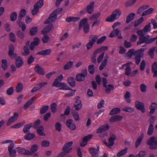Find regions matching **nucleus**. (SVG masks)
<instances>
[{
  "label": "nucleus",
  "instance_id": "f257e3e1",
  "mask_svg": "<svg viewBox=\"0 0 157 157\" xmlns=\"http://www.w3.org/2000/svg\"><path fill=\"white\" fill-rule=\"evenodd\" d=\"M145 32L143 30H140L137 31V34L139 36V41L137 43L138 45L145 43L146 44H150L151 42L155 39H150V36L148 35L144 36Z\"/></svg>",
  "mask_w": 157,
  "mask_h": 157
},
{
  "label": "nucleus",
  "instance_id": "f03ea898",
  "mask_svg": "<svg viewBox=\"0 0 157 157\" xmlns=\"http://www.w3.org/2000/svg\"><path fill=\"white\" fill-rule=\"evenodd\" d=\"M63 10V9L58 8L52 13L50 14L48 19L44 23L45 24H49L54 21L57 18V15L61 13Z\"/></svg>",
  "mask_w": 157,
  "mask_h": 157
},
{
  "label": "nucleus",
  "instance_id": "7ed1b4c3",
  "mask_svg": "<svg viewBox=\"0 0 157 157\" xmlns=\"http://www.w3.org/2000/svg\"><path fill=\"white\" fill-rule=\"evenodd\" d=\"M121 14V10L119 9H116L112 13L111 15L107 18L105 21H106L112 22L115 20L119 18Z\"/></svg>",
  "mask_w": 157,
  "mask_h": 157
},
{
  "label": "nucleus",
  "instance_id": "20e7f679",
  "mask_svg": "<svg viewBox=\"0 0 157 157\" xmlns=\"http://www.w3.org/2000/svg\"><path fill=\"white\" fill-rule=\"evenodd\" d=\"M87 19L86 18L82 19L80 22L78 29L79 30H80L83 26V30L85 33H88L89 31V25L87 23Z\"/></svg>",
  "mask_w": 157,
  "mask_h": 157
},
{
  "label": "nucleus",
  "instance_id": "39448f33",
  "mask_svg": "<svg viewBox=\"0 0 157 157\" xmlns=\"http://www.w3.org/2000/svg\"><path fill=\"white\" fill-rule=\"evenodd\" d=\"M87 74V70L86 68L82 69L81 73L77 74L76 76L75 79L77 81L81 82L83 81Z\"/></svg>",
  "mask_w": 157,
  "mask_h": 157
},
{
  "label": "nucleus",
  "instance_id": "423d86ee",
  "mask_svg": "<svg viewBox=\"0 0 157 157\" xmlns=\"http://www.w3.org/2000/svg\"><path fill=\"white\" fill-rule=\"evenodd\" d=\"M147 144L149 146V148L151 150L157 149V140L155 139V137L152 136L147 141Z\"/></svg>",
  "mask_w": 157,
  "mask_h": 157
},
{
  "label": "nucleus",
  "instance_id": "0eeeda50",
  "mask_svg": "<svg viewBox=\"0 0 157 157\" xmlns=\"http://www.w3.org/2000/svg\"><path fill=\"white\" fill-rule=\"evenodd\" d=\"M135 105L136 108L138 110H140L143 113H145V109L144 104L139 101H136Z\"/></svg>",
  "mask_w": 157,
  "mask_h": 157
},
{
  "label": "nucleus",
  "instance_id": "6e6552de",
  "mask_svg": "<svg viewBox=\"0 0 157 157\" xmlns=\"http://www.w3.org/2000/svg\"><path fill=\"white\" fill-rule=\"evenodd\" d=\"M14 145L11 144L10 146H8V151L10 157H16V151L13 148Z\"/></svg>",
  "mask_w": 157,
  "mask_h": 157
},
{
  "label": "nucleus",
  "instance_id": "1a4fd4ad",
  "mask_svg": "<svg viewBox=\"0 0 157 157\" xmlns=\"http://www.w3.org/2000/svg\"><path fill=\"white\" fill-rule=\"evenodd\" d=\"M14 48L13 44H10L9 47L8 55L12 59H15L17 57L16 54L13 53Z\"/></svg>",
  "mask_w": 157,
  "mask_h": 157
},
{
  "label": "nucleus",
  "instance_id": "9d476101",
  "mask_svg": "<svg viewBox=\"0 0 157 157\" xmlns=\"http://www.w3.org/2000/svg\"><path fill=\"white\" fill-rule=\"evenodd\" d=\"M66 124L69 129L72 130H75L76 128V126L73 123V121L71 119L67 120Z\"/></svg>",
  "mask_w": 157,
  "mask_h": 157
},
{
  "label": "nucleus",
  "instance_id": "9b49d317",
  "mask_svg": "<svg viewBox=\"0 0 157 157\" xmlns=\"http://www.w3.org/2000/svg\"><path fill=\"white\" fill-rule=\"evenodd\" d=\"M120 31L118 29H116L113 30L110 34L109 37H113L116 36H117L118 39H121L122 38V36L121 34H119Z\"/></svg>",
  "mask_w": 157,
  "mask_h": 157
},
{
  "label": "nucleus",
  "instance_id": "f8f14e48",
  "mask_svg": "<svg viewBox=\"0 0 157 157\" xmlns=\"http://www.w3.org/2000/svg\"><path fill=\"white\" fill-rule=\"evenodd\" d=\"M18 117V113L15 112L14 113L13 116L10 117L8 120L7 123V126L10 125L13 122H14L15 121H16Z\"/></svg>",
  "mask_w": 157,
  "mask_h": 157
},
{
  "label": "nucleus",
  "instance_id": "ddd939ff",
  "mask_svg": "<svg viewBox=\"0 0 157 157\" xmlns=\"http://www.w3.org/2000/svg\"><path fill=\"white\" fill-rule=\"evenodd\" d=\"M110 137L109 138V143H106L107 146L108 147L110 148L114 144V141L116 139V136L114 134L110 135Z\"/></svg>",
  "mask_w": 157,
  "mask_h": 157
},
{
  "label": "nucleus",
  "instance_id": "4468645a",
  "mask_svg": "<svg viewBox=\"0 0 157 157\" xmlns=\"http://www.w3.org/2000/svg\"><path fill=\"white\" fill-rule=\"evenodd\" d=\"M89 150L92 157H98V156L99 148L98 147L97 149L95 148L90 147Z\"/></svg>",
  "mask_w": 157,
  "mask_h": 157
},
{
  "label": "nucleus",
  "instance_id": "2eb2a0df",
  "mask_svg": "<svg viewBox=\"0 0 157 157\" xmlns=\"http://www.w3.org/2000/svg\"><path fill=\"white\" fill-rule=\"evenodd\" d=\"M38 150L37 145L34 144L32 145L31 147L30 151H29V155H32L35 153Z\"/></svg>",
  "mask_w": 157,
  "mask_h": 157
},
{
  "label": "nucleus",
  "instance_id": "dca6fc26",
  "mask_svg": "<svg viewBox=\"0 0 157 157\" xmlns=\"http://www.w3.org/2000/svg\"><path fill=\"white\" fill-rule=\"evenodd\" d=\"M110 126L108 124L101 126L97 130L96 133H99L104 132L108 130Z\"/></svg>",
  "mask_w": 157,
  "mask_h": 157
},
{
  "label": "nucleus",
  "instance_id": "f3484780",
  "mask_svg": "<svg viewBox=\"0 0 157 157\" xmlns=\"http://www.w3.org/2000/svg\"><path fill=\"white\" fill-rule=\"evenodd\" d=\"M35 70L39 75H44V71L43 68L40 66L38 64H37L35 67Z\"/></svg>",
  "mask_w": 157,
  "mask_h": 157
},
{
  "label": "nucleus",
  "instance_id": "a211bd4d",
  "mask_svg": "<svg viewBox=\"0 0 157 157\" xmlns=\"http://www.w3.org/2000/svg\"><path fill=\"white\" fill-rule=\"evenodd\" d=\"M53 28L52 24L50 25H48L46 27L44 28L41 31V33L43 34H46L48 33Z\"/></svg>",
  "mask_w": 157,
  "mask_h": 157
},
{
  "label": "nucleus",
  "instance_id": "6ab92c4d",
  "mask_svg": "<svg viewBox=\"0 0 157 157\" xmlns=\"http://www.w3.org/2000/svg\"><path fill=\"white\" fill-rule=\"evenodd\" d=\"M123 118V117L119 115H114L112 117L109 119L110 122H115L120 121Z\"/></svg>",
  "mask_w": 157,
  "mask_h": 157
},
{
  "label": "nucleus",
  "instance_id": "aec40b11",
  "mask_svg": "<svg viewBox=\"0 0 157 157\" xmlns=\"http://www.w3.org/2000/svg\"><path fill=\"white\" fill-rule=\"evenodd\" d=\"M52 52L51 49H49L44 50H42L37 53V54L46 56L50 55Z\"/></svg>",
  "mask_w": 157,
  "mask_h": 157
},
{
  "label": "nucleus",
  "instance_id": "412c9836",
  "mask_svg": "<svg viewBox=\"0 0 157 157\" xmlns=\"http://www.w3.org/2000/svg\"><path fill=\"white\" fill-rule=\"evenodd\" d=\"M23 63L22 59L21 57H18L16 59L15 65L17 68L21 67Z\"/></svg>",
  "mask_w": 157,
  "mask_h": 157
},
{
  "label": "nucleus",
  "instance_id": "4be33fe9",
  "mask_svg": "<svg viewBox=\"0 0 157 157\" xmlns=\"http://www.w3.org/2000/svg\"><path fill=\"white\" fill-rule=\"evenodd\" d=\"M157 108V104L155 102H153L151 103L149 107L150 111L149 114H151L154 113L156 109Z\"/></svg>",
  "mask_w": 157,
  "mask_h": 157
},
{
  "label": "nucleus",
  "instance_id": "5701e85b",
  "mask_svg": "<svg viewBox=\"0 0 157 157\" xmlns=\"http://www.w3.org/2000/svg\"><path fill=\"white\" fill-rule=\"evenodd\" d=\"M94 2H90V4L87 6V11L89 14L92 13L94 11Z\"/></svg>",
  "mask_w": 157,
  "mask_h": 157
},
{
  "label": "nucleus",
  "instance_id": "b1692460",
  "mask_svg": "<svg viewBox=\"0 0 157 157\" xmlns=\"http://www.w3.org/2000/svg\"><path fill=\"white\" fill-rule=\"evenodd\" d=\"M80 17H68L66 18L65 21L67 22L71 21L76 22L79 20Z\"/></svg>",
  "mask_w": 157,
  "mask_h": 157
},
{
  "label": "nucleus",
  "instance_id": "393cba45",
  "mask_svg": "<svg viewBox=\"0 0 157 157\" xmlns=\"http://www.w3.org/2000/svg\"><path fill=\"white\" fill-rule=\"evenodd\" d=\"M32 127V124L29 123L28 124L25 125L23 128V131L24 133H27L30 131V128Z\"/></svg>",
  "mask_w": 157,
  "mask_h": 157
},
{
  "label": "nucleus",
  "instance_id": "a878e982",
  "mask_svg": "<svg viewBox=\"0 0 157 157\" xmlns=\"http://www.w3.org/2000/svg\"><path fill=\"white\" fill-rule=\"evenodd\" d=\"M17 149L20 154L29 155V150L21 147H17Z\"/></svg>",
  "mask_w": 157,
  "mask_h": 157
},
{
  "label": "nucleus",
  "instance_id": "bb28decb",
  "mask_svg": "<svg viewBox=\"0 0 157 157\" xmlns=\"http://www.w3.org/2000/svg\"><path fill=\"white\" fill-rule=\"evenodd\" d=\"M58 87H61L59 88V89L61 90H71V89L69 86H67L66 84L63 82H60Z\"/></svg>",
  "mask_w": 157,
  "mask_h": 157
},
{
  "label": "nucleus",
  "instance_id": "cd10ccee",
  "mask_svg": "<svg viewBox=\"0 0 157 157\" xmlns=\"http://www.w3.org/2000/svg\"><path fill=\"white\" fill-rule=\"evenodd\" d=\"M68 82L70 85L73 87H75V78L73 77H69L67 79Z\"/></svg>",
  "mask_w": 157,
  "mask_h": 157
},
{
  "label": "nucleus",
  "instance_id": "c85d7f7f",
  "mask_svg": "<svg viewBox=\"0 0 157 157\" xmlns=\"http://www.w3.org/2000/svg\"><path fill=\"white\" fill-rule=\"evenodd\" d=\"M135 15V13H130L127 16L126 19V23L127 24L128 23L132 21L134 18Z\"/></svg>",
  "mask_w": 157,
  "mask_h": 157
},
{
  "label": "nucleus",
  "instance_id": "c756f323",
  "mask_svg": "<svg viewBox=\"0 0 157 157\" xmlns=\"http://www.w3.org/2000/svg\"><path fill=\"white\" fill-rule=\"evenodd\" d=\"M26 12V10L25 9H22L21 10L18 17V20H21L22 18L25 16Z\"/></svg>",
  "mask_w": 157,
  "mask_h": 157
},
{
  "label": "nucleus",
  "instance_id": "7c9ffc66",
  "mask_svg": "<svg viewBox=\"0 0 157 157\" xmlns=\"http://www.w3.org/2000/svg\"><path fill=\"white\" fill-rule=\"evenodd\" d=\"M21 20H18L17 22V24L19 25V27L21 28L22 31H24L26 29V26L25 24L21 21Z\"/></svg>",
  "mask_w": 157,
  "mask_h": 157
},
{
  "label": "nucleus",
  "instance_id": "2f4dec72",
  "mask_svg": "<svg viewBox=\"0 0 157 157\" xmlns=\"http://www.w3.org/2000/svg\"><path fill=\"white\" fill-rule=\"evenodd\" d=\"M108 58V56H106L105 58L104 59L102 62L101 64L99 67V69L100 70H102L105 67Z\"/></svg>",
  "mask_w": 157,
  "mask_h": 157
},
{
  "label": "nucleus",
  "instance_id": "473e14b6",
  "mask_svg": "<svg viewBox=\"0 0 157 157\" xmlns=\"http://www.w3.org/2000/svg\"><path fill=\"white\" fill-rule=\"evenodd\" d=\"M23 88V84L21 82H19L16 87L15 90L17 93H20L22 90Z\"/></svg>",
  "mask_w": 157,
  "mask_h": 157
},
{
  "label": "nucleus",
  "instance_id": "72a5a7b5",
  "mask_svg": "<svg viewBox=\"0 0 157 157\" xmlns=\"http://www.w3.org/2000/svg\"><path fill=\"white\" fill-rule=\"evenodd\" d=\"M154 9L153 8H150L149 9L144 11L142 13L141 16L143 17V16L150 14L152 13Z\"/></svg>",
  "mask_w": 157,
  "mask_h": 157
},
{
  "label": "nucleus",
  "instance_id": "f704fd0d",
  "mask_svg": "<svg viewBox=\"0 0 157 157\" xmlns=\"http://www.w3.org/2000/svg\"><path fill=\"white\" fill-rule=\"evenodd\" d=\"M126 55L130 59L131 58L133 55L136 56V53H135V50L134 49H132L128 51Z\"/></svg>",
  "mask_w": 157,
  "mask_h": 157
},
{
  "label": "nucleus",
  "instance_id": "c9c22d12",
  "mask_svg": "<svg viewBox=\"0 0 157 157\" xmlns=\"http://www.w3.org/2000/svg\"><path fill=\"white\" fill-rule=\"evenodd\" d=\"M44 128L43 126L41 125L37 128V132L39 135L41 136H44L45 134L43 132Z\"/></svg>",
  "mask_w": 157,
  "mask_h": 157
},
{
  "label": "nucleus",
  "instance_id": "e433bc0d",
  "mask_svg": "<svg viewBox=\"0 0 157 157\" xmlns=\"http://www.w3.org/2000/svg\"><path fill=\"white\" fill-rule=\"evenodd\" d=\"M121 111V109L118 108L113 109L110 111L109 114L110 115L116 114L119 113Z\"/></svg>",
  "mask_w": 157,
  "mask_h": 157
},
{
  "label": "nucleus",
  "instance_id": "4c0bfd02",
  "mask_svg": "<svg viewBox=\"0 0 157 157\" xmlns=\"http://www.w3.org/2000/svg\"><path fill=\"white\" fill-rule=\"evenodd\" d=\"M82 106V104L81 101H78V102H75L74 105V107L76 111H78L80 109Z\"/></svg>",
  "mask_w": 157,
  "mask_h": 157
},
{
  "label": "nucleus",
  "instance_id": "58836bf2",
  "mask_svg": "<svg viewBox=\"0 0 157 157\" xmlns=\"http://www.w3.org/2000/svg\"><path fill=\"white\" fill-rule=\"evenodd\" d=\"M154 130V127L153 124H149L148 131L147 132V134L149 136L151 135L153 133Z\"/></svg>",
  "mask_w": 157,
  "mask_h": 157
},
{
  "label": "nucleus",
  "instance_id": "ea45409f",
  "mask_svg": "<svg viewBox=\"0 0 157 157\" xmlns=\"http://www.w3.org/2000/svg\"><path fill=\"white\" fill-rule=\"evenodd\" d=\"M130 94L129 91H127L124 94V97L125 100L128 103H130L131 101L130 98Z\"/></svg>",
  "mask_w": 157,
  "mask_h": 157
},
{
  "label": "nucleus",
  "instance_id": "a19ab883",
  "mask_svg": "<svg viewBox=\"0 0 157 157\" xmlns=\"http://www.w3.org/2000/svg\"><path fill=\"white\" fill-rule=\"evenodd\" d=\"M98 39V36L96 35H92L89 36V41L94 44Z\"/></svg>",
  "mask_w": 157,
  "mask_h": 157
},
{
  "label": "nucleus",
  "instance_id": "79ce46f5",
  "mask_svg": "<svg viewBox=\"0 0 157 157\" xmlns=\"http://www.w3.org/2000/svg\"><path fill=\"white\" fill-rule=\"evenodd\" d=\"M38 29L37 27H34L30 28V34L31 36H33L35 35L37 33Z\"/></svg>",
  "mask_w": 157,
  "mask_h": 157
},
{
  "label": "nucleus",
  "instance_id": "37998d69",
  "mask_svg": "<svg viewBox=\"0 0 157 157\" xmlns=\"http://www.w3.org/2000/svg\"><path fill=\"white\" fill-rule=\"evenodd\" d=\"M35 136V135L34 134L29 133L25 135L24 138L26 140H30L34 138Z\"/></svg>",
  "mask_w": 157,
  "mask_h": 157
},
{
  "label": "nucleus",
  "instance_id": "c03bdc74",
  "mask_svg": "<svg viewBox=\"0 0 157 157\" xmlns=\"http://www.w3.org/2000/svg\"><path fill=\"white\" fill-rule=\"evenodd\" d=\"M73 65V62L71 61L67 62L64 67V70H68L70 69L72 66Z\"/></svg>",
  "mask_w": 157,
  "mask_h": 157
},
{
  "label": "nucleus",
  "instance_id": "a18cd8bd",
  "mask_svg": "<svg viewBox=\"0 0 157 157\" xmlns=\"http://www.w3.org/2000/svg\"><path fill=\"white\" fill-rule=\"evenodd\" d=\"M144 137V134H141L140 136L138 138L136 142V147L137 148L140 144L141 143L142 139Z\"/></svg>",
  "mask_w": 157,
  "mask_h": 157
},
{
  "label": "nucleus",
  "instance_id": "49530a36",
  "mask_svg": "<svg viewBox=\"0 0 157 157\" xmlns=\"http://www.w3.org/2000/svg\"><path fill=\"white\" fill-rule=\"evenodd\" d=\"M16 34L17 37L20 39H23L25 37V33L20 30L17 31Z\"/></svg>",
  "mask_w": 157,
  "mask_h": 157
},
{
  "label": "nucleus",
  "instance_id": "de8ad7c7",
  "mask_svg": "<svg viewBox=\"0 0 157 157\" xmlns=\"http://www.w3.org/2000/svg\"><path fill=\"white\" fill-rule=\"evenodd\" d=\"M137 0H129L125 3V6L127 7L133 5Z\"/></svg>",
  "mask_w": 157,
  "mask_h": 157
},
{
  "label": "nucleus",
  "instance_id": "09e8293b",
  "mask_svg": "<svg viewBox=\"0 0 157 157\" xmlns=\"http://www.w3.org/2000/svg\"><path fill=\"white\" fill-rule=\"evenodd\" d=\"M105 88V91L107 93H110L111 90H113L114 89V87L112 85L109 84L104 87Z\"/></svg>",
  "mask_w": 157,
  "mask_h": 157
},
{
  "label": "nucleus",
  "instance_id": "8fccbe9b",
  "mask_svg": "<svg viewBox=\"0 0 157 157\" xmlns=\"http://www.w3.org/2000/svg\"><path fill=\"white\" fill-rule=\"evenodd\" d=\"M73 144L72 141H70L68 143H66L64 144L62 148L63 150H65L69 148Z\"/></svg>",
  "mask_w": 157,
  "mask_h": 157
},
{
  "label": "nucleus",
  "instance_id": "3c124183",
  "mask_svg": "<svg viewBox=\"0 0 157 157\" xmlns=\"http://www.w3.org/2000/svg\"><path fill=\"white\" fill-rule=\"evenodd\" d=\"M143 20L144 18L142 17H140L138 20H136L134 23V26L136 27L138 26L141 23L143 22Z\"/></svg>",
  "mask_w": 157,
  "mask_h": 157
},
{
  "label": "nucleus",
  "instance_id": "603ef678",
  "mask_svg": "<svg viewBox=\"0 0 157 157\" xmlns=\"http://www.w3.org/2000/svg\"><path fill=\"white\" fill-rule=\"evenodd\" d=\"M2 67L3 69L5 70L7 67V62L6 59H3L2 60Z\"/></svg>",
  "mask_w": 157,
  "mask_h": 157
},
{
  "label": "nucleus",
  "instance_id": "864d4df0",
  "mask_svg": "<svg viewBox=\"0 0 157 157\" xmlns=\"http://www.w3.org/2000/svg\"><path fill=\"white\" fill-rule=\"evenodd\" d=\"M49 106L48 105H45L42 107L40 110V113L43 114L45 113L49 109Z\"/></svg>",
  "mask_w": 157,
  "mask_h": 157
},
{
  "label": "nucleus",
  "instance_id": "5fc2aeb1",
  "mask_svg": "<svg viewBox=\"0 0 157 157\" xmlns=\"http://www.w3.org/2000/svg\"><path fill=\"white\" fill-rule=\"evenodd\" d=\"M17 14L15 12H14L11 14L10 16V19L11 21H15L17 17Z\"/></svg>",
  "mask_w": 157,
  "mask_h": 157
},
{
  "label": "nucleus",
  "instance_id": "6e6d98bb",
  "mask_svg": "<svg viewBox=\"0 0 157 157\" xmlns=\"http://www.w3.org/2000/svg\"><path fill=\"white\" fill-rule=\"evenodd\" d=\"M122 110L127 112L132 113L134 112V109L132 107L126 106L122 109Z\"/></svg>",
  "mask_w": 157,
  "mask_h": 157
},
{
  "label": "nucleus",
  "instance_id": "4d7b16f0",
  "mask_svg": "<svg viewBox=\"0 0 157 157\" xmlns=\"http://www.w3.org/2000/svg\"><path fill=\"white\" fill-rule=\"evenodd\" d=\"M44 5L43 0H40L37 2L34 5L36 7L39 9L41 8Z\"/></svg>",
  "mask_w": 157,
  "mask_h": 157
},
{
  "label": "nucleus",
  "instance_id": "13d9d810",
  "mask_svg": "<svg viewBox=\"0 0 157 157\" xmlns=\"http://www.w3.org/2000/svg\"><path fill=\"white\" fill-rule=\"evenodd\" d=\"M88 71L91 74H94L95 71L94 67V65L92 64L88 66Z\"/></svg>",
  "mask_w": 157,
  "mask_h": 157
},
{
  "label": "nucleus",
  "instance_id": "bf43d9fd",
  "mask_svg": "<svg viewBox=\"0 0 157 157\" xmlns=\"http://www.w3.org/2000/svg\"><path fill=\"white\" fill-rule=\"evenodd\" d=\"M72 115L74 117V119L76 121H78L79 119V115L78 113L74 111L72 112Z\"/></svg>",
  "mask_w": 157,
  "mask_h": 157
},
{
  "label": "nucleus",
  "instance_id": "052dcab7",
  "mask_svg": "<svg viewBox=\"0 0 157 157\" xmlns=\"http://www.w3.org/2000/svg\"><path fill=\"white\" fill-rule=\"evenodd\" d=\"M10 40L13 42H15L16 41V37L15 35L13 33H10L9 35Z\"/></svg>",
  "mask_w": 157,
  "mask_h": 157
},
{
  "label": "nucleus",
  "instance_id": "680f3d73",
  "mask_svg": "<svg viewBox=\"0 0 157 157\" xmlns=\"http://www.w3.org/2000/svg\"><path fill=\"white\" fill-rule=\"evenodd\" d=\"M155 51V47H153L150 49L148 52V54L151 58H153L154 56V52Z\"/></svg>",
  "mask_w": 157,
  "mask_h": 157
},
{
  "label": "nucleus",
  "instance_id": "e2e57ef3",
  "mask_svg": "<svg viewBox=\"0 0 157 157\" xmlns=\"http://www.w3.org/2000/svg\"><path fill=\"white\" fill-rule=\"evenodd\" d=\"M127 151V148H125L124 149L121 150L120 151L118 152L117 155V157H120L124 154L126 153Z\"/></svg>",
  "mask_w": 157,
  "mask_h": 157
},
{
  "label": "nucleus",
  "instance_id": "0e129e2a",
  "mask_svg": "<svg viewBox=\"0 0 157 157\" xmlns=\"http://www.w3.org/2000/svg\"><path fill=\"white\" fill-rule=\"evenodd\" d=\"M23 49L24 52L22 53L23 55L25 56H27L29 53V50L27 46H24Z\"/></svg>",
  "mask_w": 157,
  "mask_h": 157
},
{
  "label": "nucleus",
  "instance_id": "69168bd1",
  "mask_svg": "<svg viewBox=\"0 0 157 157\" xmlns=\"http://www.w3.org/2000/svg\"><path fill=\"white\" fill-rule=\"evenodd\" d=\"M25 123V121H23L22 122H20L18 124H17L13 126H12V128H18L22 127Z\"/></svg>",
  "mask_w": 157,
  "mask_h": 157
},
{
  "label": "nucleus",
  "instance_id": "338daca9",
  "mask_svg": "<svg viewBox=\"0 0 157 157\" xmlns=\"http://www.w3.org/2000/svg\"><path fill=\"white\" fill-rule=\"evenodd\" d=\"M57 105L56 103H53L51 106V108L52 112L55 113L56 111Z\"/></svg>",
  "mask_w": 157,
  "mask_h": 157
},
{
  "label": "nucleus",
  "instance_id": "774afa93",
  "mask_svg": "<svg viewBox=\"0 0 157 157\" xmlns=\"http://www.w3.org/2000/svg\"><path fill=\"white\" fill-rule=\"evenodd\" d=\"M131 69L129 66H126L125 69V74L127 75H131Z\"/></svg>",
  "mask_w": 157,
  "mask_h": 157
}]
</instances>
